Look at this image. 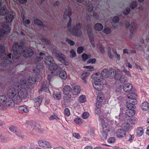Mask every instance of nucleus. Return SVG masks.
Returning <instances> with one entry per match:
<instances>
[{
  "mask_svg": "<svg viewBox=\"0 0 149 149\" xmlns=\"http://www.w3.org/2000/svg\"><path fill=\"white\" fill-rule=\"evenodd\" d=\"M89 133L91 136H93L95 133L94 130L92 128H90L89 130Z\"/></svg>",
  "mask_w": 149,
  "mask_h": 149,
  "instance_id": "nucleus-64",
  "label": "nucleus"
},
{
  "mask_svg": "<svg viewBox=\"0 0 149 149\" xmlns=\"http://www.w3.org/2000/svg\"><path fill=\"white\" fill-rule=\"evenodd\" d=\"M82 58L84 61H86L88 58L91 57L90 55H88L86 54H84L82 55Z\"/></svg>",
  "mask_w": 149,
  "mask_h": 149,
  "instance_id": "nucleus-49",
  "label": "nucleus"
},
{
  "mask_svg": "<svg viewBox=\"0 0 149 149\" xmlns=\"http://www.w3.org/2000/svg\"><path fill=\"white\" fill-rule=\"evenodd\" d=\"M81 25L79 22L74 26V27L69 28V31L74 36H76L81 32Z\"/></svg>",
  "mask_w": 149,
  "mask_h": 149,
  "instance_id": "nucleus-5",
  "label": "nucleus"
},
{
  "mask_svg": "<svg viewBox=\"0 0 149 149\" xmlns=\"http://www.w3.org/2000/svg\"><path fill=\"white\" fill-rule=\"evenodd\" d=\"M5 19L7 22H11L14 19V16L11 13H9L6 15Z\"/></svg>",
  "mask_w": 149,
  "mask_h": 149,
  "instance_id": "nucleus-23",
  "label": "nucleus"
},
{
  "mask_svg": "<svg viewBox=\"0 0 149 149\" xmlns=\"http://www.w3.org/2000/svg\"><path fill=\"white\" fill-rule=\"evenodd\" d=\"M64 100L65 102H69L72 100L71 97L70 95H66L64 97Z\"/></svg>",
  "mask_w": 149,
  "mask_h": 149,
  "instance_id": "nucleus-44",
  "label": "nucleus"
},
{
  "mask_svg": "<svg viewBox=\"0 0 149 149\" xmlns=\"http://www.w3.org/2000/svg\"><path fill=\"white\" fill-rule=\"evenodd\" d=\"M70 53L71 54L70 57L72 58L74 57L76 55V53L75 52L73 49L71 50L70 52Z\"/></svg>",
  "mask_w": 149,
  "mask_h": 149,
  "instance_id": "nucleus-63",
  "label": "nucleus"
},
{
  "mask_svg": "<svg viewBox=\"0 0 149 149\" xmlns=\"http://www.w3.org/2000/svg\"><path fill=\"white\" fill-rule=\"evenodd\" d=\"M38 146L41 148H46L49 149L52 148V146L49 141L43 139H40L37 141Z\"/></svg>",
  "mask_w": 149,
  "mask_h": 149,
  "instance_id": "nucleus-6",
  "label": "nucleus"
},
{
  "mask_svg": "<svg viewBox=\"0 0 149 149\" xmlns=\"http://www.w3.org/2000/svg\"><path fill=\"white\" fill-rule=\"evenodd\" d=\"M135 113V111L133 109H127L125 112L124 115L125 116V117H126V119L125 118V116L123 117V114H120L118 117H119V118L123 120H127V118L131 117L134 115Z\"/></svg>",
  "mask_w": 149,
  "mask_h": 149,
  "instance_id": "nucleus-7",
  "label": "nucleus"
},
{
  "mask_svg": "<svg viewBox=\"0 0 149 149\" xmlns=\"http://www.w3.org/2000/svg\"><path fill=\"white\" fill-rule=\"evenodd\" d=\"M138 121L137 118L135 117H132L130 118V121L132 124H134L136 123Z\"/></svg>",
  "mask_w": 149,
  "mask_h": 149,
  "instance_id": "nucleus-48",
  "label": "nucleus"
},
{
  "mask_svg": "<svg viewBox=\"0 0 149 149\" xmlns=\"http://www.w3.org/2000/svg\"><path fill=\"white\" fill-rule=\"evenodd\" d=\"M126 133L123 129L120 128L118 129L116 132L117 136L120 138L126 136Z\"/></svg>",
  "mask_w": 149,
  "mask_h": 149,
  "instance_id": "nucleus-19",
  "label": "nucleus"
},
{
  "mask_svg": "<svg viewBox=\"0 0 149 149\" xmlns=\"http://www.w3.org/2000/svg\"><path fill=\"white\" fill-rule=\"evenodd\" d=\"M92 78L94 81L101 82L103 79V77L101 74L100 73H95L92 75Z\"/></svg>",
  "mask_w": 149,
  "mask_h": 149,
  "instance_id": "nucleus-17",
  "label": "nucleus"
},
{
  "mask_svg": "<svg viewBox=\"0 0 149 149\" xmlns=\"http://www.w3.org/2000/svg\"><path fill=\"white\" fill-rule=\"evenodd\" d=\"M113 52L115 54V56L117 60L118 61H119L120 59V55L117 53L116 50H115V51H114Z\"/></svg>",
  "mask_w": 149,
  "mask_h": 149,
  "instance_id": "nucleus-53",
  "label": "nucleus"
},
{
  "mask_svg": "<svg viewBox=\"0 0 149 149\" xmlns=\"http://www.w3.org/2000/svg\"><path fill=\"white\" fill-rule=\"evenodd\" d=\"M137 6V3L135 1L132 2L130 4V7L132 9L135 8Z\"/></svg>",
  "mask_w": 149,
  "mask_h": 149,
  "instance_id": "nucleus-57",
  "label": "nucleus"
},
{
  "mask_svg": "<svg viewBox=\"0 0 149 149\" xmlns=\"http://www.w3.org/2000/svg\"><path fill=\"white\" fill-rule=\"evenodd\" d=\"M93 86L94 88L97 91H101L103 88V84L100 81H94Z\"/></svg>",
  "mask_w": 149,
  "mask_h": 149,
  "instance_id": "nucleus-15",
  "label": "nucleus"
},
{
  "mask_svg": "<svg viewBox=\"0 0 149 149\" xmlns=\"http://www.w3.org/2000/svg\"><path fill=\"white\" fill-rule=\"evenodd\" d=\"M122 68L123 69V72L125 74H126L130 77L131 76L130 72L125 69V66H122Z\"/></svg>",
  "mask_w": 149,
  "mask_h": 149,
  "instance_id": "nucleus-50",
  "label": "nucleus"
},
{
  "mask_svg": "<svg viewBox=\"0 0 149 149\" xmlns=\"http://www.w3.org/2000/svg\"><path fill=\"white\" fill-rule=\"evenodd\" d=\"M103 31L106 34H109L111 33V29L108 27H106L104 29Z\"/></svg>",
  "mask_w": 149,
  "mask_h": 149,
  "instance_id": "nucleus-52",
  "label": "nucleus"
},
{
  "mask_svg": "<svg viewBox=\"0 0 149 149\" xmlns=\"http://www.w3.org/2000/svg\"><path fill=\"white\" fill-rule=\"evenodd\" d=\"M35 130L36 132L40 134H43L44 132L42 127L39 125L37 126Z\"/></svg>",
  "mask_w": 149,
  "mask_h": 149,
  "instance_id": "nucleus-41",
  "label": "nucleus"
},
{
  "mask_svg": "<svg viewBox=\"0 0 149 149\" xmlns=\"http://www.w3.org/2000/svg\"><path fill=\"white\" fill-rule=\"evenodd\" d=\"M54 54L56 56L62 60H63L64 58V56L61 53L56 51L54 52Z\"/></svg>",
  "mask_w": 149,
  "mask_h": 149,
  "instance_id": "nucleus-32",
  "label": "nucleus"
},
{
  "mask_svg": "<svg viewBox=\"0 0 149 149\" xmlns=\"http://www.w3.org/2000/svg\"><path fill=\"white\" fill-rule=\"evenodd\" d=\"M7 96L4 95L0 96V104H7L9 106L10 101Z\"/></svg>",
  "mask_w": 149,
  "mask_h": 149,
  "instance_id": "nucleus-18",
  "label": "nucleus"
},
{
  "mask_svg": "<svg viewBox=\"0 0 149 149\" xmlns=\"http://www.w3.org/2000/svg\"><path fill=\"white\" fill-rule=\"evenodd\" d=\"M65 114L67 116H68L70 115V112L69 109L66 108L64 110Z\"/></svg>",
  "mask_w": 149,
  "mask_h": 149,
  "instance_id": "nucleus-56",
  "label": "nucleus"
},
{
  "mask_svg": "<svg viewBox=\"0 0 149 149\" xmlns=\"http://www.w3.org/2000/svg\"><path fill=\"white\" fill-rule=\"evenodd\" d=\"M34 24L38 26H42V23L39 19L37 18L35 19L34 20Z\"/></svg>",
  "mask_w": 149,
  "mask_h": 149,
  "instance_id": "nucleus-43",
  "label": "nucleus"
},
{
  "mask_svg": "<svg viewBox=\"0 0 149 149\" xmlns=\"http://www.w3.org/2000/svg\"><path fill=\"white\" fill-rule=\"evenodd\" d=\"M136 95L134 93H130L127 95V101H131L135 104L137 103V101L136 99Z\"/></svg>",
  "mask_w": 149,
  "mask_h": 149,
  "instance_id": "nucleus-14",
  "label": "nucleus"
},
{
  "mask_svg": "<svg viewBox=\"0 0 149 149\" xmlns=\"http://www.w3.org/2000/svg\"><path fill=\"white\" fill-rule=\"evenodd\" d=\"M23 22L24 25L26 26L28 24H29L30 23V20L29 19L24 20L23 19Z\"/></svg>",
  "mask_w": 149,
  "mask_h": 149,
  "instance_id": "nucleus-60",
  "label": "nucleus"
},
{
  "mask_svg": "<svg viewBox=\"0 0 149 149\" xmlns=\"http://www.w3.org/2000/svg\"><path fill=\"white\" fill-rule=\"evenodd\" d=\"M58 66L57 64L54 62H53L52 64L49 66V68L51 71H53L57 69Z\"/></svg>",
  "mask_w": 149,
  "mask_h": 149,
  "instance_id": "nucleus-39",
  "label": "nucleus"
},
{
  "mask_svg": "<svg viewBox=\"0 0 149 149\" xmlns=\"http://www.w3.org/2000/svg\"><path fill=\"white\" fill-rule=\"evenodd\" d=\"M137 24L135 23H132L130 26V29L131 30L135 29L136 28Z\"/></svg>",
  "mask_w": 149,
  "mask_h": 149,
  "instance_id": "nucleus-51",
  "label": "nucleus"
},
{
  "mask_svg": "<svg viewBox=\"0 0 149 149\" xmlns=\"http://www.w3.org/2000/svg\"><path fill=\"white\" fill-rule=\"evenodd\" d=\"M8 13V11L5 6H3L0 9V13L1 15H6Z\"/></svg>",
  "mask_w": 149,
  "mask_h": 149,
  "instance_id": "nucleus-30",
  "label": "nucleus"
},
{
  "mask_svg": "<svg viewBox=\"0 0 149 149\" xmlns=\"http://www.w3.org/2000/svg\"><path fill=\"white\" fill-rule=\"evenodd\" d=\"M84 50V48L82 47H80L77 49V52L79 54H80L83 52Z\"/></svg>",
  "mask_w": 149,
  "mask_h": 149,
  "instance_id": "nucleus-62",
  "label": "nucleus"
},
{
  "mask_svg": "<svg viewBox=\"0 0 149 149\" xmlns=\"http://www.w3.org/2000/svg\"><path fill=\"white\" fill-rule=\"evenodd\" d=\"M111 121L107 120L106 122H105L102 125L103 131L102 132V135L106 137L107 136V132H113L114 131V129L112 126L110 125Z\"/></svg>",
  "mask_w": 149,
  "mask_h": 149,
  "instance_id": "nucleus-4",
  "label": "nucleus"
},
{
  "mask_svg": "<svg viewBox=\"0 0 149 149\" xmlns=\"http://www.w3.org/2000/svg\"><path fill=\"white\" fill-rule=\"evenodd\" d=\"M44 61L46 65L49 66L54 62V61L51 56H48L45 57Z\"/></svg>",
  "mask_w": 149,
  "mask_h": 149,
  "instance_id": "nucleus-16",
  "label": "nucleus"
},
{
  "mask_svg": "<svg viewBox=\"0 0 149 149\" xmlns=\"http://www.w3.org/2000/svg\"><path fill=\"white\" fill-rule=\"evenodd\" d=\"M94 28L96 31H100L102 30L103 26L101 24L98 23L94 25Z\"/></svg>",
  "mask_w": 149,
  "mask_h": 149,
  "instance_id": "nucleus-29",
  "label": "nucleus"
},
{
  "mask_svg": "<svg viewBox=\"0 0 149 149\" xmlns=\"http://www.w3.org/2000/svg\"><path fill=\"white\" fill-rule=\"evenodd\" d=\"M127 106L128 108V109H134L135 108V106L134 104H134L131 101H127Z\"/></svg>",
  "mask_w": 149,
  "mask_h": 149,
  "instance_id": "nucleus-35",
  "label": "nucleus"
},
{
  "mask_svg": "<svg viewBox=\"0 0 149 149\" xmlns=\"http://www.w3.org/2000/svg\"><path fill=\"white\" fill-rule=\"evenodd\" d=\"M71 90V88L70 86H65L63 89V93L65 95H67L70 93Z\"/></svg>",
  "mask_w": 149,
  "mask_h": 149,
  "instance_id": "nucleus-26",
  "label": "nucleus"
},
{
  "mask_svg": "<svg viewBox=\"0 0 149 149\" xmlns=\"http://www.w3.org/2000/svg\"><path fill=\"white\" fill-rule=\"evenodd\" d=\"M132 86L130 83L127 84L125 85L123 87L124 91L126 92H130L132 89Z\"/></svg>",
  "mask_w": 149,
  "mask_h": 149,
  "instance_id": "nucleus-24",
  "label": "nucleus"
},
{
  "mask_svg": "<svg viewBox=\"0 0 149 149\" xmlns=\"http://www.w3.org/2000/svg\"><path fill=\"white\" fill-rule=\"evenodd\" d=\"M24 45V43L21 42L19 45L17 42L14 43L13 45V51L17 53L20 52V50L22 48V46Z\"/></svg>",
  "mask_w": 149,
  "mask_h": 149,
  "instance_id": "nucleus-12",
  "label": "nucleus"
},
{
  "mask_svg": "<svg viewBox=\"0 0 149 149\" xmlns=\"http://www.w3.org/2000/svg\"><path fill=\"white\" fill-rule=\"evenodd\" d=\"M41 41L44 44L47 45L49 43V40L47 39L43 38L41 40Z\"/></svg>",
  "mask_w": 149,
  "mask_h": 149,
  "instance_id": "nucleus-61",
  "label": "nucleus"
},
{
  "mask_svg": "<svg viewBox=\"0 0 149 149\" xmlns=\"http://www.w3.org/2000/svg\"><path fill=\"white\" fill-rule=\"evenodd\" d=\"M91 31L90 29L88 30V33L89 37L90 42L92 47H95V45L94 41V39L93 38V36L91 35Z\"/></svg>",
  "mask_w": 149,
  "mask_h": 149,
  "instance_id": "nucleus-25",
  "label": "nucleus"
},
{
  "mask_svg": "<svg viewBox=\"0 0 149 149\" xmlns=\"http://www.w3.org/2000/svg\"><path fill=\"white\" fill-rule=\"evenodd\" d=\"M66 41L71 46H73L74 44V41L71 40L68 38L66 39Z\"/></svg>",
  "mask_w": 149,
  "mask_h": 149,
  "instance_id": "nucleus-59",
  "label": "nucleus"
},
{
  "mask_svg": "<svg viewBox=\"0 0 149 149\" xmlns=\"http://www.w3.org/2000/svg\"><path fill=\"white\" fill-rule=\"evenodd\" d=\"M28 83L29 84L34 83L36 82L35 79L33 77H29L27 80Z\"/></svg>",
  "mask_w": 149,
  "mask_h": 149,
  "instance_id": "nucleus-46",
  "label": "nucleus"
},
{
  "mask_svg": "<svg viewBox=\"0 0 149 149\" xmlns=\"http://www.w3.org/2000/svg\"><path fill=\"white\" fill-rule=\"evenodd\" d=\"M15 86L11 87L8 90L7 93V97L10 101L9 106H13L14 105V101L17 102V95L16 88Z\"/></svg>",
  "mask_w": 149,
  "mask_h": 149,
  "instance_id": "nucleus-1",
  "label": "nucleus"
},
{
  "mask_svg": "<svg viewBox=\"0 0 149 149\" xmlns=\"http://www.w3.org/2000/svg\"><path fill=\"white\" fill-rule=\"evenodd\" d=\"M34 105L35 106L39 107L40 106L42 101L41 97H38L34 99Z\"/></svg>",
  "mask_w": 149,
  "mask_h": 149,
  "instance_id": "nucleus-31",
  "label": "nucleus"
},
{
  "mask_svg": "<svg viewBox=\"0 0 149 149\" xmlns=\"http://www.w3.org/2000/svg\"><path fill=\"white\" fill-rule=\"evenodd\" d=\"M90 75V73L89 72H84L82 74L81 77L83 80L84 83L86 84V79L87 77Z\"/></svg>",
  "mask_w": 149,
  "mask_h": 149,
  "instance_id": "nucleus-34",
  "label": "nucleus"
},
{
  "mask_svg": "<svg viewBox=\"0 0 149 149\" xmlns=\"http://www.w3.org/2000/svg\"><path fill=\"white\" fill-rule=\"evenodd\" d=\"M18 109L24 113H26L29 111V108L28 106L26 105H22L19 106L18 108Z\"/></svg>",
  "mask_w": 149,
  "mask_h": 149,
  "instance_id": "nucleus-27",
  "label": "nucleus"
},
{
  "mask_svg": "<svg viewBox=\"0 0 149 149\" xmlns=\"http://www.w3.org/2000/svg\"><path fill=\"white\" fill-rule=\"evenodd\" d=\"M2 27V29H0V40L2 36H4L6 34L10 31V28L7 24L4 23L1 25Z\"/></svg>",
  "mask_w": 149,
  "mask_h": 149,
  "instance_id": "nucleus-9",
  "label": "nucleus"
},
{
  "mask_svg": "<svg viewBox=\"0 0 149 149\" xmlns=\"http://www.w3.org/2000/svg\"><path fill=\"white\" fill-rule=\"evenodd\" d=\"M0 52H1L0 59L1 60L4 61V62L8 64H11L12 63L13 58H11V54H9L7 56L5 53L3 52L5 50V47L3 46L0 47Z\"/></svg>",
  "mask_w": 149,
  "mask_h": 149,
  "instance_id": "nucleus-3",
  "label": "nucleus"
},
{
  "mask_svg": "<svg viewBox=\"0 0 149 149\" xmlns=\"http://www.w3.org/2000/svg\"><path fill=\"white\" fill-rule=\"evenodd\" d=\"M40 90L41 91H45L47 93L49 92V89L47 87V85L46 82H44L42 83Z\"/></svg>",
  "mask_w": 149,
  "mask_h": 149,
  "instance_id": "nucleus-28",
  "label": "nucleus"
},
{
  "mask_svg": "<svg viewBox=\"0 0 149 149\" xmlns=\"http://www.w3.org/2000/svg\"><path fill=\"white\" fill-rule=\"evenodd\" d=\"M28 82L25 79L21 80L15 83L14 84V86L15 88H21L27 87Z\"/></svg>",
  "mask_w": 149,
  "mask_h": 149,
  "instance_id": "nucleus-11",
  "label": "nucleus"
},
{
  "mask_svg": "<svg viewBox=\"0 0 149 149\" xmlns=\"http://www.w3.org/2000/svg\"><path fill=\"white\" fill-rule=\"evenodd\" d=\"M52 95L54 98L57 100H60L61 98L60 92L58 91H54Z\"/></svg>",
  "mask_w": 149,
  "mask_h": 149,
  "instance_id": "nucleus-22",
  "label": "nucleus"
},
{
  "mask_svg": "<svg viewBox=\"0 0 149 149\" xmlns=\"http://www.w3.org/2000/svg\"><path fill=\"white\" fill-rule=\"evenodd\" d=\"M81 91L80 86L77 85L73 87L72 93L74 95H77L79 94Z\"/></svg>",
  "mask_w": 149,
  "mask_h": 149,
  "instance_id": "nucleus-20",
  "label": "nucleus"
},
{
  "mask_svg": "<svg viewBox=\"0 0 149 149\" xmlns=\"http://www.w3.org/2000/svg\"><path fill=\"white\" fill-rule=\"evenodd\" d=\"M59 76L60 78L64 80L66 79L67 78L66 72L64 70H62L59 73Z\"/></svg>",
  "mask_w": 149,
  "mask_h": 149,
  "instance_id": "nucleus-33",
  "label": "nucleus"
},
{
  "mask_svg": "<svg viewBox=\"0 0 149 149\" xmlns=\"http://www.w3.org/2000/svg\"><path fill=\"white\" fill-rule=\"evenodd\" d=\"M74 121L76 124L78 125L81 124L82 123V120L78 117L74 118Z\"/></svg>",
  "mask_w": 149,
  "mask_h": 149,
  "instance_id": "nucleus-45",
  "label": "nucleus"
},
{
  "mask_svg": "<svg viewBox=\"0 0 149 149\" xmlns=\"http://www.w3.org/2000/svg\"><path fill=\"white\" fill-rule=\"evenodd\" d=\"M9 130L11 132L15 133L17 135L22 139L24 138V136L22 132L19 131H17L16 128L14 126H11L9 128Z\"/></svg>",
  "mask_w": 149,
  "mask_h": 149,
  "instance_id": "nucleus-13",
  "label": "nucleus"
},
{
  "mask_svg": "<svg viewBox=\"0 0 149 149\" xmlns=\"http://www.w3.org/2000/svg\"><path fill=\"white\" fill-rule=\"evenodd\" d=\"M83 68H84L88 69L91 71H93L95 70L94 67L92 66H84L83 67Z\"/></svg>",
  "mask_w": 149,
  "mask_h": 149,
  "instance_id": "nucleus-54",
  "label": "nucleus"
},
{
  "mask_svg": "<svg viewBox=\"0 0 149 149\" xmlns=\"http://www.w3.org/2000/svg\"><path fill=\"white\" fill-rule=\"evenodd\" d=\"M111 71L113 73L114 77L116 79H119L121 81H124V78L122 76V72L120 70L112 69Z\"/></svg>",
  "mask_w": 149,
  "mask_h": 149,
  "instance_id": "nucleus-8",
  "label": "nucleus"
},
{
  "mask_svg": "<svg viewBox=\"0 0 149 149\" xmlns=\"http://www.w3.org/2000/svg\"><path fill=\"white\" fill-rule=\"evenodd\" d=\"M86 96L83 95H81L79 97V102L84 103L86 101Z\"/></svg>",
  "mask_w": 149,
  "mask_h": 149,
  "instance_id": "nucleus-42",
  "label": "nucleus"
},
{
  "mask_svg": "<svg viewBox=\"0 0 149 149\" xmlns=\"http://www.w3.org/2000/svg\"><path fill=\"white\" fill-rule=\"evenodd\" d=\"M22 54L23 56L26 58L30 57L33 54V50L31 49L24 47Z\"/></svg>",
  "mask_w": 149,
  "mask_h": 149,
  "instance_id": "nucleus-10",
  "label": "nucleus"
},
{
  "mask_svg": "<svg viewBox=\"0 0 149 149\" xmlns=\"http://www.w3.org/2000/svg\"><path fill=\"white\" fill-rule=\"evenodd\" d=\"M149 104L148 103L146 102L143 103L141 106L142 109L144 111L148 110L149 109Z\"/></svg>",
  "mask_w": 149,
  "mask_h": 149,
  "instance_id": "nucleus-36",
  "label": "nucleus"
},
{
  "mask_svg": "<svg viewBox=\"0 0 149 149\" xmlns=\"http://www.w3.org/2000/svg\"><path fill=\"white\" fill-rule=\"evenodd\" d=\"M112 71L111 72L109 71L108 70L104 69H103L101 72V75L103 77H109L111 75Z\"/></svg>",
  "mask_w": 149,
  "mask_h": 149,
  "instance_id": "nucleus-21",
  "label": "nucleus"
},
{
  "mask_svg": "<svg viewBox=\"0 0 149 149\" xmlns=\"http://www.w3.org/2000/svg\"><path fill=\"white\" fill-rule=\"evenodd\" d=\"M122 126V128L124 130L126 131H128L130 128V125L129 123H125L123 124Z\"/></svg>",
  "mask_w": 149,
  "mask_h": 149,
  "instance_id": "nucleus-40",
  "label": "nucleus"
},
{
  "mask_svg": "<svg viewBox=\"0 0 149 149\" xmlns=\"http://www.w3.org/2000/svg\"><path fill=\"white\" fill-rule=\"evenodd\" d=\"M67 15L69 17H70V16L72 15L71 9L70 8H68V9H66L64 12L63 17L64 18L65 17V15Z\"/></svg>",
  "mask_w": 149,
  "mask_h": 149,
  "instance_id": "nucleus-38",
  "label": "nucleus"
},
{
  "mask_svg": "<svg viewBox=\"0 0 149 149\" xmlns=\"http://www.w3.org/2000/svg\"><path fill=\"white\" fill-rule=\"evenodd\" d=\"M89 116V113L87 112H84L82 115V118L84 119L87 118Z\"/></svg>",
  "mask_w": 149,
  "mask_h": 149,
  "instance_id": "nucleus-58",
  "label": "nucleus"
},
{
  "mask_svg": "<svg viewBox=\"0 0 149 149\" xmlns=\"http://www.w3.org/2000/svg\"><path fill=\"white\" fill-rule=\"evenodd\" d=\"M17 102H23L28 96V92L25 87L18 88L17 90Z\"/></svg>",
  "mask_w": 149,
  "mask_h": 149,
  "instance_id": "nucleus-2",
  "label": "nucleus"
},
{
  "mask_svg": "<svg viewBox=\"0 0 149 149\" xmlns=\"http://www.w3.org/2000/svg\"><path fill=\"white\" fill-rule=\"evenodd\" d=\"M95 62L96 59L95 58L90 59L87 61V63H91V64H94L95 63Z\"/></svg>",
  "mask_w": 149,
  "mask_h": 149,
  "instance_id": "nucleus-55",
  "label": "nucleus"
},
{
  "mask_svg": "<svg viewBox=\"0 0 149 149\" xmlns=\"http://www.w3.org/2000/svg\"><path fill=\"white\" fill-rule=\"evenodd\" d=\"M104 98V96L101 94H98L97 97V100L99 102L102 101Z\"/></svg>",
  "mask_w": 149,
  "mask_h": 149,
  "instance_id": "nucleus-47",
  "label": "nucleus"
},
{
  "mask_svg": "<svg viewBox=\"0 0 149 149\" xmlns=\"http://www.w3.org/2000/svg\"><path fill=\"white\" fill-rule=\"evenodd\" d=\"M143 133V130L142 127H141L138 128L136 130L137 135L138 136H141Z\"/></svg>",
  "mask_w": 149,
  "mask_h": 149,
  "instance_id": "nucleus-37",
  "label": "nucleus"
}]
</instances>
